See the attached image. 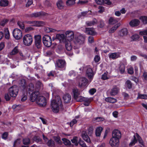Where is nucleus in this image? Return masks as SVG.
Listing matches in <instances>:
<instances>
[{
  "mask_svg": "<svg viewBox=\"0 0 147 147\" xmlns=\"http://www.w3.org/2000/svg\"><path fill=\"white\" fill-rule=\"evenodd\" d=\"M61 104L60 97L57 96L56 99L53 100L51 102V106L52 111L55 113H58L59 111L60 107H61Z\"/></svg>",
  "mask_w": 147,
  "mask_h": 147,
  "instance_id": "nucleus-1",
  "label": "nucleus"
},
{
  "mask_svg": "<svg viewBox=\"0 0 147 147\" xmlns=\"http://www.w3.org/2000/svg\"><path fill=\"white\" fill-rule=\"evenodd\" d=\"M140 144L141 145V146H144V144L143 141L140 136L137 133H136L135 135L134 136V139L132 140L129 143V146H132L134 145L137 142V140L136 138Z\"/></svg>",
  "mask_w": 147,
  "mask_h": 147,
  "instance_id": "nucleus-2",
  "label": "nucleus"
},
{
  "mask_svg": "<svg viewBox=\"0 0 147 147\" xmlns=\"http://www.w3.org/2000/svg\"><path fill=\"white\" fill-rule=\"evenodd\" d=\"M32 37L29 34L26 35L23 38V43L26 46L30 45L32 44Z\"/></svg>",
  "mask_w": 147,
  "mask_h": 147,
  "instance_id": "nucleus-3",
  "label": "nucleus"
},
{
  "mask_svg": "<svg viewBox=\"0 0 147 147\" xmlns=\"http://www.w3.org/2000/svg\"><path fill=\"white\" fill-rule=\"evenodd\" d=\"M44 44L46 46L49 47L52 45V41L51 37L48 35H45L42 38Z\"/></svg>",
  "mask_w": 147,
  "mask_h": 147,
  "instance_id": "nucleus-4",
  "label": "nucleus"
},
{
  "mask_svg": "<svg viewBox=\"0 0 147 147\" xmlns=\"http://www.w3.org/2000/svg\"><path fill=\"white\" fill-rule=\"evenodd\" d=\"M65 36L66 41L71 42L73 40L74 38V32L71 30H68L65 33Z\"/></svg>",
  "mask_w": 147,
  "mask_h": 147,
  "instance_id": "nucleus-5",
  "label": "nucleus"
},
{
  "mask_svg": "<svg viewBox=\"0 0 147 147\" xmlns=\"http://www.w3.org/2000/svg\"><path fill=\"white\" fill-rule=\"evenodd\" d=\"M18 87L16 86H14L9 88V92L11 97H15L18 94Z\"/></svg>",
  "mask_w": 147,
  "mask_h": 147,
  "instance_id": "nucleus-6",
  "label": "nucleus"
},
{
  "mask_svg": "<svg viewBox=\"0 0 147 147\" xmlns=\"http://www.w3.org/2000/svg\"><path fill=\"white\" fill-rule=\"evenodd\" d=\"M13 35L16 39L19 40L22 36V32L20 29L16 28L13 31Z\"/></svg>",
  "mask_w": 147,
  "mask_h": 147,
  "instance_id": "nucleus-7",
  "label": "nucleus"
},
{
  "mask_svg": "<svg viewBox=\"0 0 147 147\" xmlns=\"http://www.w3.org/2000/svg\"><path fill=\"white\" fill-rule=\"evenodd\" d=\"M85 39V36L82 34H80L78 36L75 38L74 41L75 44H81L84 43Z\"/></svg>",
  "mask_w": 147,
  "mask_h": 147,
  "instance_id": "nucleus-8",
  "label": "nucleus"
},
{
  "mask_svg": "<svg viewBox=\"0 0 147 147\" xmlns=\"http://www.w3.org/2000/svg\"><path fill=\"white\" fill-rule=\"evenodd\" d=\"M34 43L35 45L38 49H40L41 47V36L39 35H35L34 36Z\"/></svg>",
  "mask_w": 147,
  "mask_h": 147,
  "instance_id": "nucleus-9",
  "label": "nucleus"
},
{
  "mask_svg": "<svg viewBox=\"0 0 147 147\" xmlns=\"http://www.w3.org/2000/svg\"><path fill=\"white\" fill-rule=\"evenodd\" d=\"M55 66L56 68H58L59 69H63L65 67V62L64 60L59 59L56 61Z\"/></svg>",
  "mask_w": 147,
  "mask_h": 147,
  "instance_id": "nucleus-10",
  "label": "nucleus"
},
{
  "mask_svg": "<svg viewBox=\"0 0 147 147\" xmlns=\"http://www.w3.org/2000/svg\"><path fill=\"white\" fill-rule=\"evenodd\" d=\"M36 102L40 106H45L46 105L45 98L43 96H40Z\"/></svg>",
  "mask_w": 147,
  "mask_h": 147,
  "instance_id": "nucleus-11",
  "label": "nucleus"
},
{
  "mask_svg": "<svg viewBox=\"0 0 147 147\" xmlns=\"http://www.w3.org/2000/svg\"><path fill=\"white\" fill-rule=\"evenodd\" d=\"M39 91H35L32 93L30 96V99L32 102H35L37 99L38 97L39 96Z\"/></svg>",
  "mask_w": 147,
  "mask_h": 147,
  "instance_id": "nucleus-12",
  "label": "nucleus"
},
{
  "mask_svg": "<svg viewBox=\"0 0 147 147\" xmlns=\"http://www.w3.org/2000/svg\"><path fill=\"white\" fill-rule=\"evenodd\" d=\"M88 80L84 77L81 78H80L78 86L80 88H82L86 86L88 83Z\"/></svg>",
  "mask_w": 147,
  "mask_h": 147,
  "instance_id": "nucleus-13",
  "label": "nucleus"
},
{
  "mask_svg": "<svg viewBox=\"0 0 147 147\" xmlns=\"http://www.w3.org/2000/svg\"><path fill=\"white\" fill-rule=\"evenodd\" d=\"M109 143L113 147L117 146L119 144V140L112 137L110 140Z\"/></svg>",
  "mask_w": 147,
  "mask_h": 147,
  "instance_id": "nucleus-14",
  "label": "nucleus"
},
{
  "mask_svg": "<svg viewBox=\"0 0 147 147\" xmlns=\"http://www.w3.org/2000/svg\"><path fill=\"white\" fill-rule=\"evenodd\" d=\"M86 73V75L90 80V82H91L92 80L94 75V73L93 72L92 70L90 68H88L87 69Z\"/></svg>",
  "mask_w": 147,
  "mask_h": 147,
  "instance_id": "nucleus-15",
  "label": "nucleus"
},
{
  "mask_svg": "<svg viewBox=\"0 0 147 147\" xmlns=\"http://www.w3.org/2000/svg\"><path fill=\"white\" fill-rule=\"evenodd\" d=\"M112 137L119 140L121 137V133L119 130L114 129L112 132Z\"/></svg>",
  "mask_w": 147,
  "mask_h": 147,
  "instance_id": "nucleus-16",
  "label": "nucleus"
},
{
  "mask_svg": "<svg viewBox=\"0 0 147 147\" xmlns=\"http://www.w3.org/2000/svg\"><path fill=\"white\" fill-rule=\"evenodd\" d=\"M56 38L59 40L61 43L66 42L65 36L63 34H58L56 35Z\"/></svg>",
  "mask_w": 147,
  "mask_h": 147,
  "instance_id": "nucleus-17",
  "label": "nucleus"
},
{
  "mask_svg": "<svg viewBox=\"0 0 147 147\" xmlns=\"http://www.w3.org/2000/svg\"><path fill=\"white\" fill-rule=\"evenodd\" d=\"M119 90L120 89L118 86H114L111 89L110 94L112 96L115 95L119 93Z\"/></svg>",
  "mask_w": 147,
  "mask_h": 147,
  "instance_id": "nucleus-18",
  "label": "nucleus"
},
{
  "mask_svg": "<svg viewBox=\"0 0 147 147\" xmlns=\"http://www.w3.org/2000/svg\"><path fill=\"white\" fill-rule=\"evenodd\" d=\"M140 21L139 20L134 19L131 20L129 23V24L131 27H135L138 26L140 24Z\"/></svg>",
  "mask_w": 147,
  "mask_h": 147,
  "instance_id": "nucleus-19",
  "label": "nucleus"
},
{
  "mask_svg": "<svg viewBox=\"0 0 147 147\" xmlns=\"http://www.w3.org/2000/svg\"><path fill=\"white\" fill-rule=\"evenodd\" d=\"M128 33V30L126 28H124L121 30L118 33L119 35L121 37L126 36Z\"/></svg>",
  "mask_w": 147,
  "mask_h": 147,
  "instance_id": "nucleus-20",
  "label": "nucleus"
},
{
  "mask_svg": "<svg viewBox=\"0 0 147 147\" xmlns=\"http://www.w3.org/2000/svg\"><path fill=\"white\" fill-rule=\"evenodd\" d=\"M96 3L99 5H102L105 4L110 5L111 3L109 0H95Z\"/></svg>",
  "mask_w": 147,
  "mask_h": 147,
  "instance_id": "nucleus-21",
  "label": "nucleus"
},
{
  "mask_svg": "<svg viewBox=\"0 0 147 147\" xmlns=\"http://www.w3.org/2000/svg\"><path fill=\"white\" fill-rule=\"evenodd\" d=\"M81 136L83 139L86 142L88 143L90 142V139L85 131H82Z\"/></svg>",
  "mask_w": 147,
  "mask_h": 147,
  "instance_id": "nucleus-22",
  "label": "nucleus"
},
{
  "mask_svg": "<svg viewBox=\"0 0 147 147\" xmlns=\"http://www.w3.org/2000/svg\"><path fill=\"white\" fill-rule=\"evenodd\" d=\"M85 32L88 34L91 35H94L96 34L94 30L92 28H86Z\"/></svg>",
  "mask_w": 147,
  "mask_h": 147,
  "instance_id": "nucleus-23",
  "label": "nucleus"
},
{
  "mask_svg": "<svg viewBox=\"0 0 147 147\" xmlns=\"http://www.w3.org/2000/svg\"><path fill=\"white\" fill-rule=\"evenodd\" d=\"M120 57V54L119 53H110L109 57L113 59H116Z\"/></svg>",
  "mask_w": 147,
  "mask_h": 147,
  "instance_id": "nucleus-24",
  "label": "nucleus"
},
{
  "mask_svg": "<svg viewBox=\"0 0 147 147\" xmlns=\"http://www.w3.org/2000/svg\"><path fill=\"white\" fill-rule=\"evenodd\" d=\"M71 99V96L69 94L65 95L63 97V99L65 103H68L69 102Z\"/></svg>",
  "mask_w": 147,
  "mask_h": 147,
  "instance_id": "nucleus-25",
  "label": "nucleus"
},
{
  "mask_svg": "<svg viewBox=\"0 0 147 147\" xmlns=\"http://www.w3.org/2000/svg\"><path fill=\"white\" fill-rule=\"evenodd\" d=\"M42 15V14L40 12H36L30 14L29 15V17H30L37 18L40 16Z\"/></svg>",
  "mask_w": 147,
  "mask_h": 147,
  "instance_id": "nucleus-26",
  "label": "nucleus"
},
{
  "mask_svg": "<svg viewBox=\"0 0 147 147\" xmlns=\"http://www.w3.org/2000/svg\"><path fill=\"white\" fill-rule=\"evenodd\" d=\"M120 25V23H118L115 25L113 27H112L109 31V33H112L115 31L119 27Z\"/></svg>",
  "mask_w": 147,
  "mask_h": 147,
  "instance_id": "nucleus-27",
  "label": "nucleus"
},
{
  "mask_svg": "<svg viewBox=\"0 0 147 147\" xmlns=\"http://www.w3.org/2000/svg\"><path fill=\"white\" fill-rule=\"evenodd\" d=\"M103 130L102 128L101 127H97L96 130L95 134L96 136H100Z\"/></svg>",
  "mask_w": 147,
  "mask_h": 147,
  "instance_id": "nucleus-28",
  "label": "nucleus"
},
{
  "mask_svg": "<svg viewBox=\"0 0 147 147\" xmlns=\"http://www.w3.org/2000/svg\"><path fill=\"white\" fill-rule=\"evenodd\" d=\"M64 43L65 44V46L66 49L68 51H70L72 49V47L71 45V42L66 41Z\"/></svg>",
  "mask_w": 147,
  "mask_h": 147,
  "instance_id": "nucleus-29",
  "label": "nucleus"
},
{
  "mask_svg": "<svg viewBox=\"0 0 147 147\" xmlns=\"http://www.w3.org/2000/svg\"><path fill=\"white\" fill-rule=\"evenodd\" d=\"M97 22V20L95 19H93L92 21L86 22V24L88 26H91L96 24Z\"/></svg>",
  "mask_w": 147,
  "mask_h": 147,
  "instance_id": "nucleus-30",
  "label": "nucleus"
},
{
  "mask_svg": "<svg viewBox=\"0 0 147 147\" xmlns=\"http://www.w3.org/2000/svg\"><path fill=\"white\" fill-rule=\"evenodd\" d=\"M105 100L106 102L112 103H115L117 101L116 99L111 97L106 98Z\"/></svg>",
  "mask_w": 147,
  "mask_h": 147,
  "instance_id": "nucleus-31",
  "label": "nucleus"
},
{
  "mask_svg": "<svg viewBox=\"0 0 147 147\" xmlns=\"http://www.w3.org/2000/svg\"><path fill=\"white\" fill-rule=\"evenodd\" d=\"M73 92L74 98L77 97V96H79L80 94V91L78 89L75 88L73 89Z\"/></svg>",
  "mask_w": 147,
  "mask_h": 147,
  "instance_id": "nucleus-32",
  "label": "nucleus"
},
{
  "mask_svg": "<svg viewBox=\"0 0 147 147\" xmlns=\"http://www.w3.org/2000/svg\"><path fill=\"white\" fill-rule=\"evenodd\" d=\"M57 5L58 8L62 9L64 7V5L61 0H59L57 3Z\"/></svg>",
  "mask_w": 147,
  "mask_h": 147,
  "instance_id": "nucleus-33",
  "label": "nucleus"
},
{
  "mask_svg": "<svg viewBox=\"0 0 147 147\" xmlns=\"http://www.w3.org/2000/svg\"><path fill=\"white\" fill-rule=\"evenodd\" d=\"M79 138L78 137H74L71 140L72 143H74L76 146H78L79 143Z\"/></svg>",
  "mask_w": 147,
  "mask_h": 147,
  "instance_id": "nucleus-34",
  "label": "nucleus"
},
{
  "mask_svg": "<svg viewBox=\"0 0 147 147\" xmlns=\"http://www.w3.org/2000/svg\"><path fill=\"white\" fill-rule=\"evenodd\" d=\"M118 21L112 17H111L109 20V23L110 24H114L116 23Z\"/></svg>",
  "mask_w": 147,
  "mask_h": 147,
  "instance_id": "nucleus-35",
  "label": "nucleus"
},
{
  "mask_svg": "<svg viewBox=\"0 0 147 147\" xmlns=\"http://www.w3.org/2000/svg\"><path fill=\"white\" fill-rule=\"evenodd\" d=\"M19 52L18 47L16 46L14 48L12 51L10 53L11 55H14L16 54Z\"/></svg>",
  "mask_w": 147,
  "mask_h": 147,
  "instance_id": "nucleus-36",
  "label": "nucleus"
},
{
  "mask_svg": "<svg viewBox=\"0 0 147 147\" xmlns=\"http://www.w3.org/2000/svg\"><path fill=\"white\" fill-rule=\"evenodd\" d=\"M8 4V2L7 0H1L0 1V6H6Z\"/></svg>",
  "mask_w": 147,
  "mask_h": 147,
  "instance_id": "nucleus-37",
  "label": "nucleus"
},
{
  "mask_svg": "<svg viewBox=\"0 0 147 147\" xmlns=\"http://www.w3.org/2000/svg\"><path fill=\"white\" fill-rule=\"evenodd\" d=\"M20 84V86L22 87L23 89H26V84L24 80L22 79L21 80Z\"/></svg>",
  "mask_w": 147,
  "mask_h": 147,
  "instance_id": "nucleus-38",
  "label": "nucleus"
},
{
  "mask_svg": "<svg viewBox=\"0 0 147 147\" xmlns=\"http://www.w3.org/2000/svg\"><path fill=\"white\" fill-rule=\"evenodd\" d=\"M5 36V38L9 39V38L10 34L9 30L7 28H5L4 30Z\"/></svg>",
  "mask_w": 147,
  "mask_h": 147,
  "instance_id": "nucleus-39",
  "label": "nucleus"
},
{
  "mask_svg": "<svg viewBox=\"0 0 147 147\" xmlns=\"http://www.w3.org/2000/svg\"><path fill=\"white\" fill-rule=\"evenodd\" d=\"M44 29L46 32L47 33L54 32H55L56 30L55 29L47 27L45 28Z\"/></svg>",
  "mask_w": 147,
  "mask_h": 147,
  "instance_id": "nucleus-40",
  "label": "nucleus"
},
{
  "mask_svg": "<svg viewBox=\"0 0 147 147\" xmlns=\"http://www.w3.org/2000/svg\"><path fill=\"white\" fill-rule=\"evenodd\" d=\"M137 99H147V94H141L139 93L138 94Z\"/></svg>",
  "mask_w": 147,
  "mask_h": 147,
  "instance_id": "nucleus-41",
  "label": "nucleus"
},
{
  "mask_svg": "<svg viewBox=\"0 0 147 147\" xmlns=\"http://www.w3.org/2000/svg\"><path fill=\"white\" fill-rule=\"evenodd\" d=\"M76 0H68L66 2V3L67 6H71L74 4Z\"/></svg>",
  "mask_w": 147,
  "mask_h": 147,
  "instance_id": "nucleus-42",
  "label": "nucleus"
},
{
  "mask_svg": "<svg viewBox=\"0 0 147 147\" xmlns=\"http://www.w3.org/2000/svg\"><path fill=\"white\" fill-rule=\"evenodd\" d=\"M23 142L24 145H28L30 143V139L28 138H25L23 139Z\"/></svg>",
  "mask_w": 147,
  "mask_h": 147,
  "instance_id": "nucleus-43",
  "label": "nucleus"
},
{
  "mask_svg": "<svg viewBox=\"0 0 147 147\" xmlns=\"http://www.w3.org/2000/svg\"><path fill=\"white\" fill-rule=\"evenodd\" d=\"M33 140L37 142L41 143L42 139L38 136H35L33 138Z\"/></svg>",
  "mask_w": 147,
  "mask_h": 147,
  "instance_id": "nucleus-44",
  "label": "nucleus"
},
{
  "mask_svg": "<svg viewBox=\"0 0 147 147\" xmlns=\"http://www.w3.org/2000/svg\"><path fill=\"white\" fill-rule=\"evenodd\" d=\"M140 19L142 21L144 24H147V17L145 16H141L140 17Z\"/></svg>",
  "mask_w": 147,
  "mask_h": 147,
  "instance_id": "nucleus-45",
  "label": "nucleus"
},
{
  "mask_svg": "<svg viewBox=\"0 0 147 147\" xmlns=\"http://www.w3.org/2000/svg\"><path fill=\"white\" fill-rule=\"evenodd\" d=\"M119 70L121 74H123L125 71V67L124 65H121L119 67Z\"/></svg>",
  "mask_w": 147,
  "mask_h": 147,
  "instance_id": "nucleus-46",
  "label": "nucleus"
},
{
  "mask_svg": "<svg viewBox=\"0 0 147 147\" xmlns=\"http://www.w3.org/2000/svg\"><path fill=\"white\" fill-rule=\"evenodd\" d=\"M64 144L66 145H69L71 144V142L70 141L65 138H62V139Z\"/></svg>",
  "mask_w": 147,
  "mask_h": 147,
  "instance_id": "nucleus-47",
  "label": "nucleus"
},
{
  "mask_svg": "<svg viewBox=\"0 0 147 147\" xmlns=\"http://www.w3.org/2000/svg\"><path fill=\"white\" fill-rule=\"evenodd\" d=\"M142 79L144 82H146L147 80V72L144 71L142 76Z\"/></svg>",
  "mask_w": 147,
  "mask_h": 147,
  "instance_id": "nucleus-48",
  "label": "nucleus"
},
{
  "mask_svg": "<svg viewBox=\"0 0 147 147\" xmlns=\"http://www.w3.org/2000/svg\"><path fill=\"white\" fill-rule=\"evenodd\" d=\"M126 86L129 89H130L132 87V84L131 82L129 80L127 81L125 83Z\"/></svg>",
  "mask_w": 147,
  "mask_h": 147,
  "instance_id": "nucleus-49",
  "label": "nucleus"
},
{
  "mask_svg": "<svg viewBox=\"0 0 147 147\" xmlns=\"http://www.w3.org/2000/svg\"><path fill=\"white\" fill-rule=\"evenodd\" d=\"M27 98V92L25 93L22 95L21 100L22 101H24Z\"/></svg>",
  "mask_w": 147,
  "mask_h": 147,
  "instance_id": "nucleus-50",
  "label": "nucleus"
},
{
  "mask_svg": "<svg viewBox=\"0 0 147 147\" xmlns=\"http://www.w3.org/2000/svg\"><path fill=\"white\" fill-rule=\"evenodd\" d=\"M139 38V36L137 34H134L131 37V39L134 41H136L138 40Z\"/></svg>",
  "mask_w": 147,
  "mask_h": 147,
  "instance_id": "nucleus-51",
  "label": "nucleus"
},
{
  "mask_svg": "<svg viewBox=\"0 0 147 147\" xmlns=\"http://www.w3.org/2000/svg\"><path fill=\"white\" fill-rule=\"evenodd\" d=\"M84 97L82 96H77V97H76L74 99L77 102H82L84 100Z\"/></svg>",
  "mask_w": 147,
  "mask_h": 147,
  "instance_id": "nucleus-52",
  "label": "nucleus"
},
{
  "mask_svg": "<svg viewBox=\"0 0 147 147\" xmlns=\"http://www.w3.org/2000/svg\"><path fill=\"white\" fill-rule=\"evenodd\" d=\"M78 144H79L82 147H87V146L84 142L82 141L80 138L79 139Z\"/></svg>",
  "mask_w": 147,
  "mask_h": 147,
  "instance_id": "nucleus-53",
  "label": "nucleus"
},
{
  "mask_svg": "<svg viewBox=\"0 0 147 147\" xmlns=\"http://www.w3.org/2000/svg\"><path fill=\"white\" fill-rule=\"evenodd\" d=\"M36 87L38 88H42L43 87V84L40 81H38L36 84Z\"/></svg>",
  "mask_w": 147,
  "mask_h": 147,
  "instance_id": "nucleus-54",
  "label": "nucleus"
},
{
  "mask_svg": "<svg viewBox=\"0 0 147 147\" xmlns=\"http://www.w3.org/2000/svg\"><path fill=\"white\" fill-rule=\"evenodd\" d=\"M45 22L42 21H36V26H40L45 25Z\"/></svg>",
  "mask_w": 147,
  "mask_h": 147,
  "instance_id": "nucleus-55",
  "label": "nucleus"
},
{
  "mask_svg": "<svg viewBox=\"0 0 147 147\" xmlns=\"http://www.w3.org/2000/svg\"><path fill=\"white\" fill-rule=\"evenodd\" d=\"M54 139L55 141L58 144H61V140L60 137H55Z\"/></svg>",
  "mask_w": 147,
  "mask_h": 147,
  "instance_id": "nucleus-56",
  "label": "nucleus"
},
{
  "mask_svg": "<svg viewBox=\"0 0 147 147\" xmlns=\"http://www.w3.org/2000/svg\"><path fill=\"white\" fill-rule=\"evenodd\" d=\"M46 143L49 146H53L54 144L53 141L52 140H48Z\"/></svg>",
  "mask_w": 147,
  "mask_h": 147,
  "instance_id": "nucleus-57",
  "label": "nucleus"
},
{
  "mask_svg": "<svg viewBox=\"0 0 147 147\" xmlns=\"http://www.w3.org/2000/svg\"><path fill=\"white\" fill-rule=\"evenodd\" d=\"M17 24L20 28L22 29H23L24 28V25L22 22H18Z\"/></svg>",
  "mask_w": 147,
  "mask_h": 147,
  "instance_id": "nucleus-58",
  "label": "nucleus"
},
{
  "mask_svg": "<svg viewBox=\"0 0 147 147\" xmlns=\"http://www.w3.org/2000/svg\"><path fill=\"white\" fill-rule=\"evenodd\" d=\"M11 96H10V94L8 93L6 94L5 96V98L7 101L9 100Z\"/></svg>",
  "mask_w": 147,
  "mask_h": 147,
  "instance_id": "nucleus-59",
  "label": "nucleus"
},
{
  "mask_svg": "<svg viewBox=\"0 0 147 147\" xmlns=\"http://www.w3.org/2000/svg\"><path fill=\"white\" fill-rule=\"evenodd\" d=\"M107 74L106 73H105L102 76V79L103 80H107L109 78L107 76Z\"/></svg>",
  "mask_w": 147,
  "mask_h": 147,
  "instance_id": "nucleus-60",
  "label": "nucleus"
},
{
  "mask_svg": "<svg viewBox=\"0 0 147 147\" xmlns=\"http://www.w3.org/2000/svg\"><path fill=\"white\" fill-rule=\"evenodd\" d=\"M8 133L7 132H5L2 135V138L6 140L8 136Z\"/></svg>",
  "mask_w": 147,
  "mask_h": 147,
  "instance_id": "nucleus-61",
  "label": "nucleus"
},
{
  "mask_svg": "<svg viewBox=\"0 0 147 147\" xmlns=\"http://www.w3.org/2000/svg\"><path fill=\"white\" fill-rule=\"evenodd\" d=\"M98 9H99L98 12L100 13H102L105 10L104 7L100 6H99Z\"/></svg>",
  "mask_w": 147,
  "mask_h": 147,
  "instance_id": "nucleus-62",
  "label": "nucleus"
},
{
  "mask_svg": "<svg viewBox=\"0 0 147 147\" xmlns=\"http://www.w3.org/2000/svg\"><path fill=\"white\" fill-rule=\"evenodd\" d=\"M96 90L95 88H92L89 90V92L91 95H93L96 92Z\"/></svg>",
  "mask_w": 147,
  "mask_h": 147,
  "instance_id": "nucleus-63",
  "label": "nucleus"
},
{
  "mask_svg": "<svg viewBox=\"0 0 147 147\" xmlns=\"http://www.w3.org/2000/svg\"><path fill=\"white\" fill-rule=\"evenodd\" d=\"M77 120L75 119H73L70 122V125L71 127L74 124H76L77 122Z\"/></svg>",
  "mask_w": 147,
  "mask_h": 147,
  "instance_id": "nucleus-64",
  "label": "nucleus"
}]
</instances>
